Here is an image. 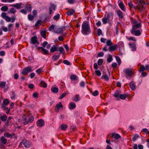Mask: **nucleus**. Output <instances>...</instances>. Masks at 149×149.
I'll use <instances>...</instances> for the list:
<instances>
[{
    "label": "nucleus",
    "mask_w": 149,
    "mask_h": 149,
    "mask_svg": "<svg viewBox=\"0 0 149 149\" xmlns=\"http://www.w3.org/2000/svg\"><path fill=\"white\" fill-rule=\"evenodd\" d=\"M82 33L84 35H88L91 33V30L90 24L87 21H84L81 26Z\"/></svg>",
    "instance_id": "f257e3e1"
},
{
    "label": "nucleus",
    "mask_w": 149,
    "mask_h": 149,
    "mask_svg": "<svg viewBox=\"0 0 149 149\" xmlns=\"http://www.w3.org/2000/svg\"><path fill=\"white\" fill-rule=\"evenodd\" d=\"M23 123L25 125L31 123L33 121L34 118L31 115H25L24 114L22 118Z\"/></svg>",
    "instance_id": "f03ea898"
},
{
    "label": "nucleus",
    "mask_w": 149,
    "mask_h": 149,
    "mask_svg": "<svg viewBox=\"0 0 149 149\" xmlns=\"http://www.w3.org/2000/svg\"><path fill=\"white\" fill-rule=\"evenodd\" d=\"M112 14L111 13H108L106 17H105L102 19V21L103 24H106L107 23L111 25L112 24V19L110 20V19L111 17H112Z\"/></svg>",
    "instance_id": "7ed1b4c3"
},
{
    "label": "nucleus",
    "mask_w": 149,
    "mask_h": 149,
    "mask_svg": "<svg viewBox=\"0 0 149 149\" xmlns=\"http://www.w3.org/2000/svg\"><path fill=\"white\" fill-rule=\"evenodd\" d=\"M32 71V68L31 66H29L24 68L22 72L21 73L22 74L26 75L29 72Z\"/></svg>",
    "instance_id": "20e7f679"
},
{
    "label": "nucleus",
    "mask_w": 149,
    "mask_h": 149,
    "mask_svg": "<svg viewBox=\"0 0 149 149\" xmlns=\"http://www.w3.org/2000/svg\"><path fill=\"white\" fill-rule=\"evenodd\" d=\"M113 95L116 97H119L120 99L123 100H125L127 96V95L125 94H120L118 92H116Z\"/></svg>",
    "instance_id": "39448f33"
},
{
    "label": "nucleus",
    "mask_w": 149,
    "mask_h": 149,
    "mask_svg": "<svg viewBox=\"0 0 149 149\" xmlns=\"http://www.w3.org/2000/svg\"><path fill=\"white\" fill-rule=\"evenodd\" d=\"M63 106L62 105L61 102H59L57 103L55 108V110L56 113H59V111L63 109Z\"/></svg>",
    "instance_id": "423d86ee"
},
{
    "label": "nucleus",
    "mask_w": 149,
    "mask_h": 149,
    "mask_svg": "<svg viewBox=\"0 0 149 149\" xmlns=\"http://www.w3.org/2000/svg\"><path fill=\"white\" fill-rule=\"evenodd\" d=\"M131 33L136 36H139L141 34V32L139 29H131Z\"/></svg>",
    "instance_id": "0eeeda50"
},
{
    "label": "nucleus",
    "mask_w": 149,
    "mask_h": 149,
    "mask_svg": "<svg viewBox=\"0 0 149 149\" xmlns=\"http://www.w3.org/2000/svg\"><path fill=\"white\" fill-rule=\"evenodd\" d=\"M45 123L44 121L42 119L38 120L36 122L37 126L40 127H43L45 125Z\"/></svg>",
    "instance_id": "6e6552de"
},
{
    "label": "nucleus",
    "mask_w": 149,
    "mask_h": 149,
    "mask_svg": "<svg viewBox=\"0 0 149 149\" xmlns=\"http://www.w3.org/2000/svg\"><path fill=\"white\" fill-rule=\"evenodd\" d=\"M56 6L52 3H50V6L49 8V14H51L53 12L52 11L56 10Z\"/></svg>",
    "instance_id": "1a4fd4ad"
},
{
    "label": "nucleus",
    "mask_w": 149,
    "mask_h": 149,
    "mask_svg": "<svg viewBox=\"0 0 149 149\" xmlns=\"http://www.w3.org/2000/svg\"><path fill=\"white\" fill-rule=\"evenodd\" d=\"M22 142L23 143V145L26 148L30 147L31 144L29 141L24 139L22 141Z\"/></svg>",
    "instance_id": "9d476101"
},
{
    "label": "nucleus",
    "mask_w": 149,
    "mask_h": 149,
    "mask_svg": "<svg viewBox=\"0 0 149 149\" xmlns=\"http://www.w3.org/2000/svg\"><path fill=\"white\" fill-rule=\"evenodd\" d=\"M58 46L57 45H54L53 47H52L50 51L51 53H53L55 51H58Z\"/></svg>",
    "instance_id": "9b49d317"
},
{
    "label": "nucleus",
    "mask_w": 149,
    "mask_h": 149,
    "mask_svg": "<svg viewBox=\"0 0 149 149\" xmlns=\"http://www.w3.org/2000/svg\"><path fill=\"white\" fill-rule=\"evenodd\" d=\"M65 28L64 26L58 29L56 32V33L59 34H62L63 32L65 30Z\"/></svg>",
    "instance_id": "f8f14e48"
},
{
    "label": "nucleus",
    "mask_w": 149,
    "mask_h": 149,
    "mask_svg": "<svg viewBox=\"0 0 149 149\" xmlns=\"http://www.w3.org/2000/svg\"><path fill=\"white\" fill-rule=\"evenodd\" d=\"M24 8L27 12H31L32 10L31 5V4H26L24 6Z\"/></svg>",
    "instance_id": "ddd939ff"
},
{
    "label": "nucleus",
    "mask_w": 149,
    "mask_h": 149,
    "mask_svg": "<svg viewBox=\"0 0 149 149\" xmlns=\"http://www.w3.org/2000/svg\"><path fill=\"white\" fill-rule=\"evenodd\" d=\"M7 142V139L4 136H2L0 139V143L3 144H5Z\"/></svg>",
    "instance_id": "4468645a"
},
{
    "label": "nucleus",
    "mask_w": 149,
    "mask_h": 149,
    "mask_svg": "<svg viewBox=\"0 0 149 149\" xmlns=\"http://www.w3.org/2000/svg\"><path fill=\"white\" fill-rule=\"evenodd\" d=\"M38 42L37 37L35 36L32 37L31 39V42L33 44H35Z\"/></svg>",
    "instance_id": "2eb2a0df"
},
{
    "label": "nucleus",
    "mask_w": 149,
    "mask_h": 149,
    "mask_svg": "<svg viewBox=\"0 0 149 149\" xmlns=\"http://www.w3.org/2000/svg\"><path fill=\"white\" fill-rule=\"evenodd\" d=\"M22 5V3H16L15 4L11 5H10V6L15 8L17 9H19L21 8Z\"/></svg>",
    "instance_id": "dca6fc26"
},
{
    "label": "nucleus",
    "mask_w": 149,
    "mask_h": 149,
    "mask_svg": "<svg viewBox=\"0 0 149 149\" xmlns=\"http://www.w3.org/2000/svg\"><path fill=\"white\" fill-rule=\"evenodd\" d=\"M69 108L70 109H73L76 108V104L73 102H71L69 104Z\"/></svg>",
    "instance_id": "f3484780"
},
{
    "label": "nucleus",
    "mask_w": 149,
    "mask_h": 149,
    "mask_svg": "<svg viewBox=\"0 0 149 149\" xmlns=\"http://www.w3.org/2000/svg\"><path fill=\"white\" fill-rule=\"evenodd\" d=\"M9 103V102L8 99H6L3 100L2 104V107H5Z\"/></svg>",
    "instance_id": "a211bd4d"
},
{
    "label": "nucleus",
    "mask_w": 149,
    "mask_h": 149,
    "mask_svg": "<svg viewBox=\"0 0 149 149\" xmlns=\"http://www.w3.org/2000/svg\"><path fill=\"white\" fill-rule=\"evenodd\" d=\"M141 26V23H137L136 24H134L132 26V29H137L140 28Z\"/></svg>",
    "instance_id": "6ab92c4d"
},
{
    "label": "nucleus",
    "mask_w": 149,
    "mask_h": 149,
    "mask_svg": "<svg viewBox=\"0 0 149 149\" xmlns=\"http://www.w3.org/2000/svg\"><path fill=\"white\" fill-rule=\"evenodd\" d=\"M117 46L116 45H111L109 46V50L110 52L115 51L116 49Z\"/></svg>",
    "instance_id": "aec40b11"
},
{
    "label": "nucleus",
    "mask_w": 149,
    "mask_h": 149,
    "mask_svg": "<svg viewBox=\"0 0 149 149\" xmlns=\"http://www.w3.org/2000/svg\"><path fill=\"white\" fill-rule=\"evenodd\" d=\"M80 100V96L78 94L76 95L75 96L72 98V100L75 102L78 101Z\"/></svg>",
    "instance_id": "412c9836"
},
{
    "label": "nucleus",
    "mask_w": 149,
    "mask_h": 149,
    "mask_svg": "<svg viewBox=\"0 0 149 149\" xmlns=\"http://www.w3.org/2000/svg\"><path fill=\"white\" fill-rule=\"evenodd\" d=\"M117 13L119 18L122 19L123 18V13L120 10H118Z\"/></svg>",
    "instance_id": "4be33fe9"
},
{
    "label": "nucleus",
    "mask_w": 149,
    "mask_h": 149,
    "mask_svg": "<svg viewBox=\"0 0 149 149\" xmlns=\"http://www.w3.org/2000/svg\"><path fill=\"white\" fill-rule=\"evenodd\" d=\"M58 88L52 86L51 88L52 91L54 93H57L58 91Z\"/></svg>",
    "instance_id": "5701e85b"
},
{
    "label": "nucleus",
    "mask_w": 149,
    "mask_h": 149,
    "mask_svg": "<svg viewBox=\"0 0 149 149\" xmlns=\"http://www.w3.org/2000/svg\"><path fill=\"white\" fill-rule=\"evenodd\" d=\"M143 5V4L138 5L139 10L141 11L144 10L146 8Z\"/></svg>",
    "instance_id": "b1692460"
},
{
    "label": "nucleus",
    "mask_w": 149,
    "mask_h": 149,
    "mask_svg": "<svg viewBox=\"0 0 149 149\" xmlns=\"http://www.w3.org/2000/svg\"><path fill=\"white\" fill-rule=\"evenodd\" d=\"M119 6L123 11H125V10L124 8V5L122 2H120L119 3Z\"/></svg>",
    "instance_id": "393cba45"
},
{
    "label": "nucleus",
    "mask_w": 149,
    "mask_h": 149,
    "mask_svg": "<svg viewBox=\"0 0 149 149\" xmlns=\"http://www.w3.org/2000/svg\"><path fill=\"white\" fill-rule=\"evenodd\" d=\"M125 72L128 76H130L132 75V71L128 69H127L125 70Z\"/></svg>",
    "instance_id": "a878e982"
},
{
    "label": "nucleus",
    "mask_w": 149,
    "mask_h": 149,
    "mask_svg": "<svg viewBox=\"0 0 149 149\" xmlns=\"http://www.w3.org/2000/svg\"><path fill=\"white\" fill-rule=\"evenodd\" d=\"M14 135V134L13 133L12 134H10L8 132H5L4 134V135L7 138H12V136Z\"/></svg>",
    "instance_id": "bb28decb"
},
{
    "label": "nucleus",
    "mask_w": 149,
    "mask_h": 149,
    "mask_svg": "<svg viewBox=\"0 0 149 149\" xmlns=\"http://www.w3.org/2000/svg\"><path fill=\"white\" fill-rule=\"evenodd\" d=\"M7 118V116L5 114L0 116V119L2 121L5 122Z\"/></svg>",
    "instance_id": "cd10ccee"
},
{
    "label": "nucleus",
    "mask_w": 149,
    "mask_h": 149,
    "mask_svg": "<svg viewBox=\"0 0 149 149\" xmlns=\"http://www.w3.org/2000/svg\"><path fill=\"white\" fill-rule=\"evenodd\" d=\"M111 137L116 139H118L120 137V136L118 134H115V133L112 134Z\"/></svg>",
    "instance_id": "c85d7f7f"
},
{
    "label": "nucleus",
    "mask_w": 149,
    "mask_h": 149,
    "mask_svg": "<svg viewBox=\"0 0 149 149\" xmlns=\"http://www.w3.org/2000/svg\"><path fill=\"white\" fill-rule=\"evenodd\" d=\"M40 86L43 88H46L47 87V85L44 81H41L40 83Z\"/></svg>",
    "instance_id": "c756f323"
},
{
    "label": "nucleus",
    "mask_w": 149,
    "mask_h": 149,
    "mask_svg": "<svg viewBox=\"0 0 149 149\" xmlns=\"http://www.w3.org/2000/svg\"><path fill=\"white\" fill-rule=\"evenodd\" d=\"M70 78L72 81H77L78 79V77L75 75L72 74L70 76Z\"/></svg>",
    "instance_id": "7c9ffc66"
},
{
    "label": "nucleus",
    "mask_w": 149,
    "mask_h": 149,
    "mask_svg": "<svg viewBox=\"0 0 149 149\" xmlns=\"http://www.w3.org/2000/svg\"><path fill=\"white\" fill-rule=\"evenodd\" d=\"M130 88L132 90H134L136 88L135 86L133 81H131L130 83Z\"/></svg>",
    "instance_id": "2f4dec72"
},
{
    "label": "nucleus",
    "mask_w": 149,
    "mask_h": 149,
    "mask_svg": "<svg viewBox=\"0 0 149 149\" xmlns=\"http://www.w3.org/2000/svg\"><path fill=\"white\" fill-rule=\"evenodd\" d=\"M75 12V11L73 9H71L67 12V14L68 15H72Z\"/></svg>",
    "instance_id": "473e14b6"
},
{
    "label": "nucleus",
    "mask_w": 149,
    "mask_h": 149,
    "mask_svg": "<svg viewBox=\"0 0 149 149\" xmlns=\"http://www.w3.org/2000/svg\"><path fill=\"white\" fill-rule=\"evenodd\" d=\"M101 79L106 81H108L109 80V78L107 74L102 75L101 77Z\"/></svg>",
    "instance_id": "72a5a7b5"
},
{
    "label": "nucleus",
    "mask_w": 149,
    "mask_h": 149,
    "mask_svg": "<svg viewBox=\"0 0 149 149\" xmlns=\"http://www.w3.org/2000/svg\"><path fill=\"white\" fill-rule=\"evenodd\" d=\"M46 31L44 30L40 32V34L45 39L46 38Z\"/></svg>",
    "instance_id": "f704fd0d"
},
{
    "label": "nucleus",
    "mask_w": 149,
    "mask_h": 149,
    "mask_svg": "<svg viewBox=\"0 0 149 149\" xmlns=\"http://www.w3.org/2000/svg\"><path fill=\"white\" fill-rule=\"evenodd\" d=\"M129 45L130 47L133 50L135 51L136 50V48L134 43L131 44L130 43L129 44Z\"/></svg>",
    "instance_id": "c9c22d12"
},
{
    "label": "nucleus",
    "mask_w": 149,
    "mask_h": 149,
    "mask_svg": "<svg viewBox=\"0 0 149 149\" xmlns=\"http://www.w3.org/2000/svg\"><path fill=\"white\" fill-rule=\"evenodd\" d=\"M42 21L40 20H39L36 23L34 26H38L42 24Z\"/></svg>",
    "instance_id": "e433bc0d"
},
{
    "label": "nucleus",
    "mask_w": 149,
    "mask_h": 149,
    "mask_svg": "<svg viewBox=\"0 0 149 149\" xmlns=\"http://www.w3.org/2000/svg\"><path fill=\"white\" fill-rule=\"evenodd\" d=\"M60 18V15L58 14H57L56 15H55L53 17V19L56 21L58 20Z\"/></svg>",
    "instance_id": "4c0bfd02"
},
{
    "label": "nucleus",
    "mask_w": 149,
    "mask_h": 149,
    "mask_svg": "<svg viewBox=\"0 0 149 149\" xmlns=\"http://www.w3.org/2000/svg\"><path fill=\"white\" fill-rule=\"evenodd\" d=\"M41 49L43 52V54L45 55L47 54L49 52V51L47 50L44 48L43 47H41Z\"/></svg>",
    "instance_id": "58836bf2"
},
{
    "label": "nucleus",
    "mask_w": 149,
    "mask_h": 149,
    "mask_svg": "<svg viewBox=\"0 0 149 149\" xmlns=\"http://www.w3.org/2000/svg\"><path fill=\"white\" fill-rule=\"evenodd\" d=\"M60 55H54L52 56V59L54 61H56L59 58Z\"/></svg>",
    "instance_id": "ea45409f"
},
{
    "label": "nucleus",
    "mask_w": 149,
    "mask_h": 149,
    "mask_svg": "<svg viewBox=\"0 0 149 149\" xmlns=\"http://www.w3.org/2000/svg\"><path fill=\"white\" fill-rule=\"evenodd\" d=\"M58 51H60V54H61V53L63 54H64L65 52L64 51V49L63 47H59L58 48Z\"/></svg>",
    "instance_id": "a19ab883"
},
{
    "label": "nucleus",
    "mask_w": 149,
    "mask_h": 149,
    "mask_svg": "<svg viewBox=\"0 0 149 149\" xmlns=\"http://www.w3.org/2000/svg\"><path fill=\"white\" fill-rule=\"evenodd\" d=\"M139 137V135L137 134H135L134 136L132 138V140L133 141H135Z\"/></svg>",
    "instance_id": "79ce46f5"
},
{
    "label": "nucleus",
    "mask_w": 149,
    "mask_h": 149,
    "mask_svg": "<svg viewBox=\"0 0 149 149\" xmlns=\"http://www.w3.org/2000/svg\"><path fill=\"white\" fill-rule=\"evenodd\" d=\"M8 8L7 6H2L1 8V10L2 11H6L8 10Z\"/></svg>",
    "instance_id": "37998d69"
},
{
    "label": "nucleus",
    "mask_w": 149,
    "mask_h": 149,
    "mask_svg": "<svg viewBox=\"0 0 149 149\" xmlns=\"http://www.w3.org/2000/svg\"><path fill=\"white\" fill-rule=\"evenodd\" d=\"M68 125H67L63 124L61 125V128L62 130H65L67 128Z\"/></svg>",
    "instance_id": "c03bdc74"
},
{
    "label": "nucleus",
    "mask_w": 149,
    "mask_h": 149,
    "mask_svg": "<svg viewBox=\"0 0 149 149\" xmlns=\"http://www.w3.org/2000/svg\"><path fill=\"white\" fill-rule=\"evenodd\" d=\"M107 45L108 46H110L112 45L113 43L110 40H107L106 42Z\"/></svg>",
    "instance_id": "a18cd8bd"
},
{
    "label": "nucleus",
    "mask_w": 149,
    "mask_h": 149,
    "mask_svg": "<svg viewBox=\"0 0 149 149\" xmlns=\"http://www.w3.org/2000/svg\"><path fill=\"white\" fill-rule=\"evenodd\" d=\"M138 3V5L143 4V3L146 4V2L144 0H136Z\"/></svg>",
    "instance_id": "49530a36"
},
{
    "label": "nucleus",
    "mask_w": 149,
    "mask_h": 149,
    "mask_svg": "<svg viewBox=\"0 0 149 149\" xmlns=\"http://www.w3.org/2000/svg\"><path fill=\"white\" fill-rule=\"evenodd\" d=\"M116 58L117 61L118 62V64L119 65H120V64L121 62V61L120 58L118 56H116Z\"/></svg>",
    "instance_id": "de8ad7c7"
},
{
    "label": "nucleus",
    "mask_w": 149,
    "mask_h": 149,
    "mask_svg": "<svg viewBox=\"0 0 149 149\" xmlns=\"http://www.w3.org/2000/svg\"><path fill=\"white\" fill-rule=\"evenodd\" d=\"M113 60L112 57L111 55H110L109 58L107 59V61L108 63H110Z\"/></svg>",
    "instance_id": "09e8293b"
},
{
    "label": "nucleus",
    "mask_w": 149,
    "mask_h": 149,
    "mask_svg": "<svg viewBox=\"0 0 149 149\" xmlns=\"http://www.w3.org/2000/svg\"><path fill=\"white\" fill-rule=\"evenodd\" d=\"M34 17L32 15L29 14L28 15V19L30 21H32L33 20Z\"/></svg>",
    "instance_id": "8fccbe9b"
},
{
    "label": "nucleus",
    "mask_w": 149,
    "mask_h": 149,
    "mask_svg": "<svg viewBox=\"0 0 149 149\" xmlns=\"http://www.w3.org/2000/svg\"><path fill=\"white\" fill-rule=\"evenodd\" d=\"M145 68L144 66L143 65H141L140 66V69L139 70V71H143V72L145 70Z\"/></svg>",
    "instance_id": "3c124183"
},
{
    "label": "nucleus",
    "mask_w": 149,
    "mask_h": 149,
    "mask_svg": "<svg viewBox=\"0 0 149 149\" xmlns=\"http://www.w3.org/2000/svg\"><path fill=\"white\" fill-rule=\"evenodd\" d=\"M54 25L53 24L51 25L49 28L48 30L49 31H51L52 30H53L54 28Z\"/></svg>",
    "instance_id": "603ef678"
},
{
    "label": "nucleus",
    "mask_w": 149,
    "mask_h": 149,
    "mask_svg": "<svg viewBox=\"0 0 149 149\" xmlns=\"http://www.w3.org/2000/svg\"><path fill=\"white\" fill-rule=\"evenodd\" d=\"M67 94L66 92L62 94L60 97V99H62Z\"/></svg>",
    "instance_id": "864d4df0"
},
{
    "label": "nucleus",
    "mask_w": 149,
    "mask_h": 149,
    "mask_svg": "<svg viewBox=\"0 0 149 149\" xmlns=\"http://www.w3.org/2000/svg\"><path fill=\"white\" fill-rule=\"evenodd\" d=\"M141 132H143L145 134H148L149 133V131L148 130V129L146 128H144L142 129Z\"/></svg>",
    "instance_id": "5fc2aeb1"
},
{
    "label": "nucleus",
    "mask_w": 149,
    "mask_h": 149,
    "mask_svg": "<svg viewBox=\"0 0 149 149\" xmlns=\"http://www.w3.org/2000/svg\"><path fill=\"white\" fill-rule=\"evenodd\" d=\"M6 82H2L0 84V86L2 88H3L5 87Z\"/></svg>",
    "instance_id": "6e6d98bb"
},
{
    "label": "nucleus",
    "mask_w": 149,
    "mask_h": 149,
    "mask_svg": "<svg viewBox=\"0 0 149 149\" xmlns=\"http://www.w3.org/2000/svg\"><path fill=\"white\" fill-rule=\"evenodd\" d=\"M103 59H99L97 61V64L99 65H101L103 63Z\"/></svg>",
    "instance_id": "4d7b16f0"
},
{
    "label": "nucleus",
    "mask_w": 149,
    "mask_h": 149,
    "mask_svg": "<svg viewBox=\"0 0 149 149\" xmlns=\"http://www.w3.org/2000/svg\"><path fill=\"white\" fill-rule=\"evenodd\" d=\"M95 72L97 75L98 76H100L101 75V72L99 70H96L95 71Z\"/></svg>",
    "instance_id": "13d9d810"
},
{
    "label": "nucleus",
    "mask_w": 149,
    "mask_h": 149,
    "mask_svg": "<svg viewBox=\"0 0 149 149\" xmlns=\"http://www.w3.org/2000/svg\"><path fill=\"white\" fill-rule=\"evenodd\" d=\"M102 30L100 29H98L97 31V34L98 36H100L102 34Z\"/></svg>",
    "instance_id": "bf43d9fd"
},
{
    "label": "nucleus",
    "mask_w": 149,
    "mask_h": 149,
    "mask_svg": "<svg viewBox=\"0 0 149 149\" xmlns=\"http://www.w3.org/2000/svg\"><path fill=\"white\" fill-rule=\"evenodd\" d=\"M7 16L6 15V13H1V16L3 19H5L6 18V17Z\"/></svg>",
    "instance_id": "052dcab7"
},
{
    "label": "nucleus",
    "mask_w": 149,
    "mask_h": 149,
    "mask_svg": "<svg viewBox=\"0 0 149 149\" xmlns=\"http://www.w3.org/2000/svg\"><path fill=\"white\" fill-rule=\"evenodd\" d=\"M128 40H132L134 42H136V40L135 39V38L133 37H130L128 38Z\"/></svg>",
    "instance_id": "680f3d73"
},
{
    "label": "nucleus",
    "mask_w": 149,
    "mask_h": 149,
    "mask_svg": "<svg viewBox=\"0 0 149 149\" xmlns=\"http://www.w3.org/2000/svg\"><path fill=\"white\" fill-rule=\"evenodd\" d=\"M138 23V21L135 19H132L131 21V23L134 24Z\"/></svg>",
    "instance_id": "e2e57ef3"
},
{
    "label": "nucleus",
    "mask_w": 149,
    "mask_h": 149,
    "mask_svg": "<svg viewBox=\"0 0 149 149\" xmlns=\"http://www.w3.org/2000/svg\"><path fill=\"white\" fill-rule=\"evenodd\" d=\"M10 12L12 13H14L16 12V10L15 8H12L10 9Z\"/></svg>",
    "instance_id": "0e129e2a"
},
{
    "label": "nucleus",
    "mask_w": 149,
    "mask_h": 149,
    "mask_svg": "<svg viewBox=\"0 0 149 149\" xmlns=\"http://www.w3.org/2000/svg\"><path fill=\"white\" fill-rule=\"evenodd\" d=\"M63 63L64 64L68 65H70V63L67 60H64L63 61Z\"/></svg>",
    "instance_id": "69168bd1"
},
{
    "label": "nucleus",
    "mask_w": 149,
    "mask_h": 149,
    "mask_svg": "<svg viewBox=\"0 0 149 149\" xmlns=\"http://www.w3.org/2000/svg\"><path fill=\"white\" fill-rule=\"evenodd\" d=\"M5 20L7 22H10L11 20V18L10 17H8V16L6 17L5 19Z\"/></svg>",
    "instance_id": "338daca9"
},
{
    "label": "nucleus",
    "mask_w": 149,
    "mask_h": 149,
    "mask_svg": "<svg viewBox=\"0 0 149 149\" xmlns=\"http://www.w3.org/2000/svg\"><path fill=\"white\" fill-rule=\"evenodd\" d=\"M20 12L23 13L24 14H26L27 13V12L26 10L25 9H22V10H20Z\"/></svg>",
    "instance_id": "774afa93"
}]
</instances>
